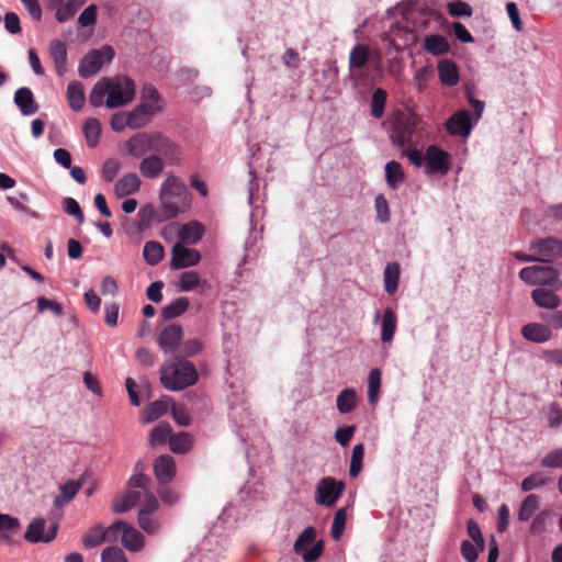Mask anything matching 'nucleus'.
Here are the masks:
<instances>
[{"mask_svg":"<svg viewBox=\"0 0 562 562\" xmlns=\"http://www.w3.org/2000/svg\"><path fill=\"white\" fill-rule=\"evenodd\" d=\"M161 218L170 220L180 213L187 212L191 206V193L187 184L178 177H167L160 187Z\"/></svg>","mask_w":562,"mask_h":562,"instance_id":"obj_1","label":"nucleus"},{"mask_svg":"<svg viewBox=\"0 0 562 562\" xmlns=\"http://www.w3.org/2000/svg\"><path fill=\"white\" fill-rule=\"evenodd\" d=\"M199 373L195 366L180 357L164 361L160 368V383L168 391H181L198 382Z\"/></svg>","mask_w":562,"mask_h":562,"instance_id":"obj_2","label":"nucleus"},{"mask_svg":"<svg viewBox=\"0 0 562 562\" xmlns=\"http://www.w3.org/2000/svg\"><path fill=\"white\" fill-rule=\"evenodd\" d=\"M205 234V227L198 221H190L186 224L178 222L170 223L164 228V235L176 236L177 240L172 246H183V244H196Z\"/></svg>","mask_w":562,"mask_h":562,"instance_id":"obj_3","label":"nucleus"},{"mask_svg":"<svg viewBox=\"0 0 562 562\" xmlns=\"http://www.w3.org/2000/svg\"><path fill=\"white\" fill-rule=\"evenodd\" d=\"M115 56L112 46L104 45L99 49L89 50L80 60L78 74L81 78H89L97 75L104 63H110Z\"/></svg>","mask_w":562,"mask_h":562,"instance_id":"obj_4","label":"nucleus"},{"mask_svg":"<svg viewBox=\"0 0 562 562\" xmlns=\"http://www.w3.org/2000/svg\"><path fill=\"white\" fill-rule=\"evenodd\" d=\"M111 88L105 100L109 109L120 108L128 104L135 97V83L128 77L111 79Z\"/></svg>","mask_w":562,"mask_h":562,"instance_id":"obj_5","label":"nucleus"},{"mask_svg":"<svg viewBox=\"0 0 562 562\" xmlns=\"http://www.w3.org/2000/svg\"><path fill=\"white\" fill-rule=\"evenodd\" d=\"M417 124L413 113L397 112L392 123L391 139L397 146H405L412 142Z\"/></svg>","mask_w":562,"mask_h":562,"instance_id":"obj_6","label":"nucleus"},{"mask_svg":"<svg viewBox=\"0 0 562 562\" xmlns=\"http://www.w3.org/2000/svg\"><path fill=\"white\" fill-rule=\"evenodd\" d=\"M543 258L547 261H541V265L522 268L519 272L520 279L530 284H553L558 280V271L548 265L552 257Z\"/></svg>","mask_w":562,"mask_h":562,"instance_id":"obj_7","label":"nucleus"},{"mask_svg":"<svg viewBox=\"0 0 562 562\" xmlns=\"http://www.w3.org/2000/svg\"><path fill=\"white\" fill-rule=\"evenodd\" d=\"M345 483L337 481L331 476H326L319 480L316 492L315 502L319 505L333 507L342 495Z\"/></svg>","mask_w":562,"mask_h":562,"instance_id":"obj_8","label":"nucleus"},{"mask_svg":"<svg viewBox=\"0 0 562 562\" xmlns=\"http://www.w3.org/2000/svg\"><path fill=\"white\" fill-rule=\"evenodd\" d=\"M451 169V155L436 145L425 151V172L427 175H447Z\"/></svg>","mask_w":562,"mask_h":562,"instance_id":"obj_9","label":"nucleus"},{"mask_svg":"<svg viewBox=\"0 0 562 562\" xmlns=\"http://www.w3.org/2000/svg\"><path fill=\"white\" fill-rule=\"evenodd\" d=\"M154 153L171 165H179L182 159L180 146L160 132H156Z\"/></svg>","mask_w":562,"mask_h":562,"instance_id":"obj_10","label":"nucleus"},{"mask_svg":"<svg viewBox=\"0 0 562 562\" xmlns=\"http://www.w3.org/2000/svg\"><path fill=\"white\" fill-rule=\"evenodd\" d=\"M156 132L153 133H137L130 137L126 142V150L130 156L139 158L147 153L155 150Z\"/></svg>","mask_w":562,"mask_h":562,"instance_id":"obj_11","label":"nucleus"},{"mask_svg":"<svg viewBox=\"0 0 562 562\" xmlns=\"http://www.w3.org/2000/svg\"><path fill=\"white\" fill-rule=\"evenodd\" d=\"M46 521L44 518H35L29 526L24 535L25 540L31 543L50 542L55 539L58 530L57 524H52L47 531H44Z\"/></svg>","mask_w":562,"mask_h":562,"instance_id":"obj_12","label":"nucleus"},{"mask_svg":"<svg viewBox=\"0 0 562 562\" xmlns=\"http://www.w3.org/2000/svg\"><path fill=\"white\" fill-rule=\"evenodd\" d=\"M446 128L451 135L469 136L472 131L470 112L460 110L452 114L446 122Z\"/></svg>","mask_w":562,"mask_h":562,"instance_id":"obj_13","label":"nucleus"},{"mask_svg":"<svg viewBox=\"0 0 562 562\" xmlns=\"http://www.w3.org/2000/svg\"><path fill=\"white\" fill-rule=\"evenodd\" d=\"M182 327L177 324L166 326L158 337L159 347L166 352L170 353L177 350L182 339Z\"/></svg>","mask_w":562,"mask_h":562,"instance_id":"obj_14","label":"nucleus"},{"mask_svg":"<svg viewBox=\"0 0 562 562\" xmlns=\"http://www.w3.org/2000/svg\"><path fill=\"white\" fill-rule=\"evenodd\" d=\"M201 260V254L196 248H172L170 266L179 270L195 266Z\"/></svg>","mask_w":562,"mask_h":562,"instance_id":"obj_15","label":"nucleus"},{"mask_svg":"<svg viewBox=\"0 0 562 562\" xmlns=\"http://www.w3.org/2000/svg\"><path fill=\"white\" fill-rule=\"evenodd\" d=\"M159 112L150 103L140 102L128 113L130 116V128L138 130L149 124L154 115Z\"/></svg>","mask_w":562,"mask_h":562,"instance_id":"obj_16","label":"nucleus"},{"mask_svg":"<svg viewBox=\"0 0 562 562\" xmlns=\"http://www.w3.org/2000/svg\"><path fill=\"white\" fill-rule=\"evenodd\" d=\"M154 473L162 485L171 482L176 475V462L169 454L158 457L154 462Z\"/></svg>","mask_w":562,"mask_h":562,"instance_id":"obj_17","label":"nucleus"},{"mask_svg":"<svg viewBox=\"0 0 562 562\" xmlns=\"http://www.w3.org/2000/svg\"><path fill=\"white\" fill-rule=\"evenodd\" d=\"M440 82L448 87H453L459 82V70L454 61L441 59L437 65Z\"/></svg>","mask_w":562,"mask_h":562,"instance_id":"obj_18","label":"nucleus"},{"mask_svg":"<svg viewBox=\"0 0 562 562\" xmlns=\"http://www.w3.org/2000/svg\"><path fill=\"white\" fill-rule=\"evenodd\" d=\"M14 103L24 115L34 114L38 110V105L34 100L33 92L25 87L15 91Z\"/></svg>","mask_w":562,"mask_h":562,"instance_id":"obj_19","label":"nucleus"},{"mask_svg":"<svg viewBox=\"0 0 562 562\" xmlns=\"http://www.w3.org/2000/svg\"><path fill=\"white\" fill-rule=\"evenodd\" d=\"M164 166V158L159 155L151 154L139 162V171L143 177L155 179L162 172Z\"/></svg>","mask_w":562,"mask_h":562,"instance_id":"obj_20","label":"nucleus"},{"mask_svg":"<svg viewBox=\"0 0 562 562\" xmlns=\"http://www.w3.org/2000/svg\"><path fill=\"white\" fill-rule=\"evenodd\" d=\"M140 179L134 172L126 173L115 184L114 192L117 198L136 193L140 188Z\"/></svg>","mask_w":562,"mask_h":562,"instance_id":"obj_21","label":"nucleus"},{"mask_svg":"<svg viewBox=\"0 0 562 562\" xmlns=\"http://www.w3.org/2000/svg\"><path fill=\"white\" fill-rule=\"evenodd\" d=\"M521 335L529 341L541 344L548 341L552 333L540 323H529L521 328Z\"/></svg>","mask_w":562,"mask_h":562,"instance_id":"obj_22","label":"nucleus"},{"mask_svg":"<svg viewBox=\"0 0 562 562\" xmlns=\"http://www.w3.org/2000/svg\"><path fill=\"white\" fill-rule=\"evenodd\" d=\"M49 53L54 60L56 74L61 77L67 66V48L65 43L59 40H54L50 43Z\"/></svg>","mask_w":562,"mask_h":562,"instance_id":"obj_23","label":"nucleus"},{"mask_svg":"<svg viewBox=\"0 0 562 562\" xmlns=\"http://www.w3.org/2000/svg\"><path fill=\"white\" fill-rule=\"evenodd\" d=\"M121 542L126 550L138 552L144 548L145 539L136 528L127 524L122 533Z\"/></svg>","mask_w":562,"mask_h":562,"instance_id":"obj_24","label":"nucleus"},{"mask_svg":"<svg viewBox=\"0 0 562 562\" xmlns=\"http://www.w3.org/2000/svg\"><path fill=\"white\" fill-rule=\"evenodd\" d=\"M66 98L72 111H80L86 101L83 85L76 80L69 82L67 86Z\"/></svg>","mask_w":562,"mask_h":562,"instance_id":"obj_25","label":"nucleus"},{"mask_svg":"<svg viewBox=\"0 0 562 562\" xmlns=\"http://www.w3.org/2000/svg\"><path fill=\"white\" fill-rule=\"evenodd\" d=\"M531 297L536 305L543 308H555L560 305L559 296L549 289L537 288L531 292Z\"/></svg>","mask_w":562,"mask_h":562,"instance_id":"obj_26","label":"nucleus"},{"mask_svg":"<svg viewBox=\"0 0 562 562\" xmlns=\"http://www.w3.org/2000/svg\"><path fill=\"white\" fill-rule=\"evenodd\" d=\"M80 487V481L68 480L65 484L60 485V494L55 497L54 506L56 508H60L65 504L69 503L77 495Z\"/></svg>","mask_w":562,"mask_h":562,"instance_id":"obj_27","label":"nucleus"},{"mask_svg":"<svg viewBox=\"0 0 562 562\" xmlns=\"http://www.w3.org/2000/svg\"><path fill=\"white\" fill-rule=\"evenodd\" d=\"M190 305V301L186 296L175 299L172 302L161 308L160 316L165 321L173 319L182 315Z\"/></svg>","mask_w":562,"mask_h":562,"instance_id":"obj_28","label":"nucleus"},{"mask_svg":"<svg viewBox=\"0 0 562 562\" xmlns=\"http://www.w3.org/2000/svg\"><path fill=\"white\" fill-rule=\"evenodd\" d=\"M540 413L549 428L559 429L562 426V407L558 402H551L543 406Z\"/></svg>","mask_w":562,"mask_h":562,"instance_id":"obj_29","label":"nucleus"},{"mask_svg":"<svg viewBox=\"0 0 562 562\" xmlns=\"http://www.w3.org/2000/svg\"><path fill=\"white\" fill-rule=\"evenodd\" d=\"M110 85L111 78L103 77L93 86L89 95V102L93 108H99L103 104L104 97L109 94Z\"/></svg>","mask_w":562,"mask_h":562,"instance_id":"obj_30","label":"nucleus"},{"mask_svg":"<svg viewBox=\"0 0 562 562\" xmlns=\"http://www.w3.org/2000/svg\"><path fill=\"white\" fill-rule=\"evenodd\" d=\"M370 58L369 47L364 44H356L349 54V68L361 69Z\"/></svg>","mask_w":562,"mask_h":562,"instance_id":"obj_31","label":"nucleus"},{"mask_svg":"<svg viewBox=\"0 0 562 562\" xmlns=\"http://www.w3.org/2000/svg\"><path fill=\"white\" fill-rule=\"evenodd\" d=\"M450 48L447 38L439 34L428 35L424 40V49L432 55L446 54Z\"/></svg>","mask_w":562,"mask_h":562,"instance_id":"obj_32","label":"nucleus"},{"mask_svg":"<svg viewBox=\"0 0 562 562\" xmlns=\"http://www.w3.org/2000/svg\"><path fill=\"white\" fill-rule=\"evenodd\" d=\"M396 315L394 311L390 307L384 310L383 318H382V330H381V340L383 342L392 341L395 330H396Z\"/></svg>","mask_w":562,"mask_h":562,"instance_id":"obj_33","label":"nucleus"},{"mask_svg":"<svg viewBox=\"0 0 562 562\" xmlns=\"http://www.w3.org/2000/svg\"><path fill=\"white\" fill-rule=\"evenodd\" d=\"M358 397L353 389L342 390L336 400L337 409L341 414H348L353 411L357 406Z\"/></svg>","mask_w":562,"mask_h":562,"instance_id":"obj_34","label":"nucleus"},{"mask_svg":"<svg viewBox=\"0 0 562 562\" xmlns=\"http://www.w3.org/2000/svg\"><path fill=\"white\" fill-rule=\"evenodd\" d=\"M192 437L188 432L172 434L169 438L170 450L175 453H187L192 448Z\"/></svg>","mask_w":562,"mask_h":562,"instance_id":"obj_35","label":"nucleus"},{"mask_svg":"<svg viewBox=\"0 0 562 562\" xmlns=\"http://www.w3.org/2000/svg\"><path fill=\"white\" fill-rule=\"evenodd\" d=\"M385 178L389 187L397 189L405 178L401 164L395 160L389 161L385 165Z\"/></svg>","mask_w":562,"mask_h":562,"instance_id":"obj_36","label":"nucleus"},{"mask_svg":"<svg viewBox=\"0 0 562 562\" xmlns=\"http://www.w3.org/2000/svg\"><path fill=\"white\" fill-rule=\"evenodd\" d=\"M140 499V493L137 491H128L122 497L115 498L112 505L113 512L125 513L133 508Z\"/></svg>","mask_w":562,"mask_h":562,"instance_id":"obj_37","label":"nucleus"},{"mask_svg":"<svg viewBox=\"0 0 562 562\" xmlns=\"http://www.w3.org/2000/svg\"><path fill=\"white\" fill-rule=\"evenodd\" d=\"M167 412V404L162 401H155L147 405L140 413V420L149 424L160 418Z\"/></svg>","mask_w":562,"mask_h":562,"instance_id":"obj_38","label":"nucleus"},{"mask_svg":"<svg viewBox=\"0 0 562 562\" xmlns=\"http://www.w3.org/2000/svg\"><path fill=\"white\" fill-rule=\"evenodd\" d=\"M400 265L390 262L384 269V289L389 294H394L398 286Z\"/></svg>","mask_w":562,"mask_h":562,"instance_id":"obj_39","label":"nucleus"},{"mask_svg":"<svg viewBox=\"0 0 562 562\" xmlns=\"http://www.w3.org/2000/svg\"><path fill=\"white\" fill-rule=\"evenodd\" d=\"M540 498L536 494H529L521 503L518 510V519L520 521H528L536 510L539 509Z\"/></svg>","mask_w":562,"mask_h":562,"instance_id":"obj_40","label":"nucleus"},{"mask_svg":"<svg viewBox=\"0 0 562 562\" xmlns=\"http://www.w3.org/2000/svg\"><path fill=\"white\" fill-rule=\"evenodd\" d=\"M83 134L91 148L97 147L101 135V123L98 119L90 117L85 122Z\"/></svg>","mask_w":562,"mask_h":562,"instance_id":"obj_41","label":"nucleus"},{"mask_svg":"<svg viewBox=\"0 0 562 562\" xmlns=\"http://www.w3.org/2000/svg\"><path fill=\"white\" fill-rule=\"evenodd\" d=\"M172 436V427L168 423L158 424L149 435V445L157 446L164 445L167 441L169 442V438Z\"/></svg>","mask_w":562,"mask_h":562,"instance_id":"obj_42","label":"nucleus"},{"mask_svg":"<svg viewBox=\"0 0 562 562\" xmlns=\"http://www.w3.org/2000/svg\"><path fill=\"white\" fill-rule=\"evenodd\" d=\"M538 257L528 256L521 251L514 252L520 261H547L543 257H562V248H537Z\"/></svg>","mask_w":562,"mask_h":562,"instance_id":"obj_43","label":"nucleus"},{"mask_svg":"<svg viewBox=\"0 0 562 562\" xmlns=\"http://www.w3.org/2000/svg\"><path fill=\"white\" fill-rule=\"evenodd\" d=\"M106 540L105 529L101 525H97L90 529L82 538L85 548L90 549L100 546Z\"/></svg>","mask_w":562,"mask_h":562,"instance_id":"obj_44","label":"nucleus"},{"mask_svg":"<svg viewBox=\"0 0 562 562\" xmlns=\"http://www.w3.org/2000/svg\"><path fill=\"white\" fill-rule=\"evenodd\" d=\"M551 481V477L546 475L543 472H533L522 480L520 486L524 492H530L535 488L548 485Z\"/></svg>","mask_w":562,"mask_h":562,"instance_id":"obj_45","label":"nucleus"},{"mask_svg":"<svg viewBox=\"0 0 562 562\" xmlns=\"http://www.w3.org/2000/svg\"><path fill=\"white\" fill-rule=\"evenodd\" d=\"M387 93L384 89L378 88L374 90L371 98V115L374 119H381L384 114Z\"/></svg>","mask_w":562,"mask_h":562,"instance_id":"obj_46","label":"nucleus"},{"mask_svg":"<svg viewBox=\"0 0 562 562\" xmlns=\"http://www.w3.org/2000/svg\"><path fill=\"white\" fill-rule=\"evenodd\" d=\"M85 2L86 0H68L57 9L56 20L60 23L68 21Z\"/></svg>","mask_w":562,"mask_h":562,"instance_id":"obj_47","label":"nucleus"},{"mask_svg":"<svg viewBox=\"0 0 562 562\" xmlns=\"http://www.w3.org/2000/svg\"><path fill=\"white\" fill-rule=\"evenodd\" d=\"M315 539H316L315 528H313V527L305 528L294 542L293 549H294L295 553L301 554L311 544L314 543Z\"/></svg>","mask_w":562,"mask_h":562,"instance_id":"obj_48","label":"nucleus"},{"mask_svg":"<svg viewBox=\"0 0 562 562\" xmlns=\"http://www.w3.org/2000/svg\"><path fill=\"white\" fill-rule=\"evenodd\" d=\"M364 457V445L357 443L352 449L349 474L351 477L358 476L362 470V462Z\"/></svg>","mask_w":562,"mask_h":562,"instance_id":"obj_49","label":"nucleus"},{"mask_svg":"<svg viewBox=\"0 0 562 562\" xmlns=\"http://www.w3.org/2000/svg\"><path fill=\"white\" fill-rule=\"evenodd\" d=\"M137 521L139 527L147 533L154 535L159 531L160 524L157 518L145 513H138Z\"/></svg>","mask_w":562,"mask_h":562,"instance_id":"obj_50","label":"nucleus"},{"mask_svg":"<svg viewBox=\"0 0 562 562\" xmlns=\"http://www.w3.org/2000/svg\"><path fill=\"white\" fill-rule=\"evenodd\" d=\"M346 520H347L346 509L345 508L338 509L334 516V520H333V525H331V537L335 540H338L341 537L345 526H346Z\"/></svg>","mask_w":562,"mask_h":562,"instance_id":"obj_51","label":"nucleus"},{"mask_svg":"<svg viewBox=\"0 0 562 562\" xmlns=\"http://www.w3.org/2000/svg\"><path fill=\"white\" fill-rule=\"evenodd\" d=\"M201 278L196 271H187L180 276L179 288L181 291H191L200 284Z\"/></svg>","mask_w":562,"mask_h":562,"instance_id":"obj_52","label":"nucleus"},{"mask_svg":"<svg viewBox=\"0 0 562 562\" xmlns=\"http://www.w3.org/2000/svg\"><path fill=\"white\" fill-rule=\"evenodd\" d=\"M381 385V371L379 369H372L368 378V396L370 402H374L380 391Z\"/></svg>","mask_w":562,"mask_h":562,"instance_id":"obj_53","label":"nucleus"},{"mask_svg":"<svg viewBox=\"0 0 562 562\" xmlns=\"http://www.w3.org/2000/svg\"><path fill=\"white\" fill-rule=\"evenodd\" d=\"M447 8L449 14L456 18L471 16L473 12L471 5L461 0L449 2Z\"/></svg>","mask_w":562,"mask_h":562,"instance_id":"obj_54","label":"nucleus"},{"mask_svg":"<svg viewBox=\"0 0 562 562\" xmlns=\"http://www.w3.org/2000/svg\"><path fill=\"white\" fill-rule=\"evenodd\" d=\"M140 102L150 103L156 110H161L160 95L153 85H146L143 87Z\"/></svg>","mask_w":562,"mask_h":562,"instance_id":"obj_55","label":"nucleus"},{"mask_svg":"<svg viewBox=\"0 0 562 562\" xmlns=\"http://www.w3.org/2000/svg\"><path fill=\"white\" fill-rule=\"evenodd\" d=\"M101 562H127V559L119 547H108L101 553Z\"/></svg>","mask_w":562,"mask_h":562,"instance_id":"obj_56","label":"nucleus"},{"mask_svg":"<svg viewBox=\"0 0 562 562\" xmlns=\"http://www.w3.org/2000/svg\"><path fill=\"white\" fill-rule=\"evenodd\" d=\"M64 210L67 214L74 216L78 223H82L85 220L82 210L79 203L74 198H65L63 201Z\"/></svg>","mask_w":562,"mask_h":562,"instance_id":"obj_57","label":"nucleus"},{"mask_svg":"<svg viewBox=\"0 0 562 562\" xmlns=\"http://www.w3.org/2000/svg\"><path fill=\"white\" fill-rule=\"evenodd\" d=\"M121 164L116 159H108L102 167V178L106 182H112L120 171Z\"/></svg>","mask_w":562,"mask_h":562,"instance_id":"obj_58","label":"nucleus"},{"mask_svg":"<svg viewBox=\"0 0 562 562\" xmlns=\"http://www.w3.org/2000/svg\"><path fill=\"white\" fill-rule=\"evenodd\" d=\"M374 206L376 210L378 220L382 223H386L390 220L389 203L383 194L375 196Z\"/></svg>","mask_w":562,"mask_h":562,"instance_id":"obj_59","label":"nucleus"},{"mask_svg":"<svg viewBox=\"0 0 562 562\" xmlns=\"http://www.w3.org/2000/svg\"><path fill=\"white\" fill-rule=\"evenodd\" d=\"M541 465L546 468H560L562 469V448L554 449L548 452L541 459Z\"/></svg>","mask_w":562,"mask_h":562,"instance_id":"obj_60","label":"nucleus"},{"mask_svg":"<svg viewBox=\"0 0 562 562\" xmlns=\"http://www.w3.org/2000/svg\"><path fill=\"white\" fill-rule=\"evenodd\" d=\"M467 530L469 537L475 542V544L479 547L481 551L484 550V538L481 531V528L477 522L474 520H469L467 524Z\"/></svg>","mask_w":562,"mask_h":562,"instance_id":"obj_61","label":"nucleus"},{"mask_svg":"<svg viewBox=\"0 0 562 562\" xmlns=\"http://www.w3.org/2000/svg\"><path fill=\"white\" fill-rule=\"evenodd\" d=\"M47 310L52 311L56 316H60L63 314V307L59 303L48 300L45 296H40L37 299V311L40 313H44Z\"/></svg>","mask_w":562,"mask_h":562,"instance_id":"obj_62","label":"nucleus"},{"mask_svg":"<svg viewBox=\"0 0 562 562\" xmlns=\"http://www.w3.org/2000/svg\"><path fill=\"white\" fill-rule=\"evenodd\" d=\"M171 414L176 423L179 424L180 426L187 427L191 425V416L184 406L173 405L171 408Z\"/></svg>","mask_w":562,"mask_h":562,"instance_id":"obj_63","label":"nucleus"},{"mask_svg":"<svg viewBox=\"0 0 562 562\" xmlns=\"http://www.w3.org/2000/svg\"><path fill=\"white\" fill-rule=\"evenodd\" d=\"M98 9L94 4L87 7L78 18V23L82 26H91L97 22Z\"/></svg>","mask_w":562,"mask_h":562,"instance_id":"obj_64","label":"nucleus"}]
</instances>
